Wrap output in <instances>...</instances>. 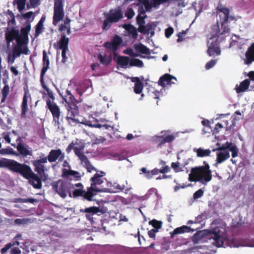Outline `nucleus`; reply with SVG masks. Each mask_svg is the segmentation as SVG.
Here are the masks:
<instances>
[{
	"instance_id": "obj_1",
	"label": "nucleus",
	"mask_w": 254,
	"mask_h": 254,
	"mask_svg": "<svg viewBox=\"0 0 254 254\" xmlns=\"http://www.w3.org/2000/svg\"><path fill=\"white\" fill-rule=\"evenodd\" d=\"M0 167L7 168L14 172L19 173L24 178L28 179L29 183L34 188L40 189L41 187V182L39 178L33 173L29 166L25 164H20L13 160L1 158Z\"/></svg>"
},
{
	"instance_id": "obj_2",
	"label": "nucleus",
	"mask_w": 254,
	"mask_h": 254,
	"mask_svg": "<svg viewBox=\"0 0 254 254\" xmlns=\"http://www.w3.org/2000/svg\"><path fill=\"white\" fill-rule=\"evenodd\" d=\"M227 26L228 27V31H224V29L222 28L221 26V29L219 28L218 22H217L216 24H214L211 27V31L210 32V37L207 42V53L209 56H213L214 55H219L221 54V49L219 47V42H218V38L220 35L229 33L230 30V26L228 22H227Z\"/></svg>"
},
{
	"instance_id": "obj_3",
	"label": "nucleus",
	"mask_w": 254,
	"mask_h": 254,
	"mask_svg": "<svg viewBox=\"0 0 254 254\" xmlns=\"http://www.w3.org/2000/svg\"><path fill=\"white\" fill-rule=\"evenodd\" d=\"M28 34V32L22 28L20 34H19L17 44L14 46L12 52L9 51L7 53V61L9 64H13L15 59L19 57L21 54L29 55L30 54L27 47Z\"/></svg>"
},
{
	"instance_id": "obj_4",
	"label": "nucleus",
	"mask_w": 254,
	"mask_h": 254,
	"mask_svg": "<svg viewBox=\"0 0 254 254\" xmlns=\"http://www.w3.org/2000/svg\"><path fill=\"white\" fill-rule=\"evenodd\" d=\"M204 166L195 167L191 168L190 173L189 175V180L190 182H200L204 183L210 182L212 179L211 171L209 164L204 161Z\"/></svg>"
},
{
	"instance_id": "obj_5",
	"label": "nucleus",
	"mask_w": 254,
	"mask_h": 254,
	"mask_svg": "<svg viewBox=\"0 0 254 254\" xmlns=\"http://www.w3.org/2000/svg\"><path fill=\"white\" fill-rule=\"evenodd\" d=\"M64 100L67 103V117L66 118L68 123L71 126H75L80 123L76 117L78 115V108L75 104L76 100L73 95L68 90L66 91Z\"/></svg>"
},
{
	"instance_id": "obj_6",
	"label": "nucleus",
	"mask_w": 254,
	"mask_h": 254,
	"mask_svg": "<svg viewBox=\"0 0 254 254\" xmlns=\"http://www.w3.org/2000/svg\"><path fill=\"white\" fill-rule=\"evenodd\" d=\"M207 237L210 243L218 248L224 247V243L228 241L227 235L225 230L218 227L211 230Z\"/></svg>"
},
{
	"instance_id": "obj_7",
	"label": "nucleus",
	"mask_w": 254,
	"mask_h": 254,
	"mask_svg": "<svg viewBox=\"0 0 254 254\" xmlns=\"http://www.w3.org/2000/svg\"><path fill=\"white\" fill-rule=\"evenodd\" d=\"M91 182L90 187H88V192L87 193V196L88 198L93 197L97 194L98 192L106 191L108 192V189L104 188L100 189L97 188V186H100L104 183V179L103 175H100L98 173H96L94 176L91 178Z\"/></svg>"
},
{
	"instance_id": "obj_8",
	"label": "nucleus",
	"mask_w": 254,
	"mask_h": 254,
	"mask_svg": "<svg viewBox=\"0 0 254 254\" xmlns=\"http://www.w3.org/2000/svg\"><path fill=\"white\" fill-rule=\"evenodd\" d=\"M52 186L53 190L62 197L65 198L68 194L71 196L70 190L73 186L69 180H59L54 182Z\"/></svg>"
},
{
	"instance_id": "obj_9",
	"label": "nucleus",
	"mask_w": 254,
	"mask_h": 254,
	"mask_svg": "<svg viewBox=\"0 0 254 254\" xmlns=\"http://www.w3.org/2000/svg\"><path fill=\"white\" fill-rule=\"evenodd\" d=\"M216 10L217 13L219 16V22L222 28L225 29L224 31H228V28L227 26V22H228L229 20L232 21L235 20V17L229 15V9L224 7L220 1L218 3Z\"/></svg>"
},
{
	"instance_id": "obj_10",
	"label": "nucleus",
	"mask_w": 254,
	"mask_h": 254,
	"mask_svg": "<svg viewBox=\"0 0 254 254\" xmlns=\"http://www.w3.org/2000/svg\"><path fill=\"white\" fill-rule=\"evenodd\" d=\"M47 54L45 51H43V67L42 69L40 82L41 86L45 90L44 91H41L40 92L43 94L42 98L43 100L46 102L47 106H48V96L46 92H48V87L46 84L47 81L46 79L44 78V76L48 69V59H46Z\"/></svg>"
},
{
	"instance_id": "obj_11",
	"label": "nucleus",
	"mask_w": 254,
	"mask_h": 254,
	"mask_svg": "<svg viewBox=\"0 0 254 254\" xmlns=\"http://www.w3.org/2000/svg\"><path fill=\"white\" fill-rule=\"evenodd\" d=\"M64 0H54V11L53 23L55 25H56L64 17Z\"/></svg>"
},
{
	"instance_id": "obj_12",
	"label": "nucleus",
	"mask_w": 254,
	"mask_h": 254,
	"mask_svg": "<svg viewBox=\"0 0 254 254\" xmlns=\"http://www.w3.org/2000/svg\"><path fill=\"white\" fill-rule=\"evenodd\" d=\"M59 30L61 32V37L58 43L59 48L60 49H68L69 39L66 37V33L68 35L71 33L70 28L62 24Z\"/></svg>"
},
{
	"instance_id": "obj_13",
	"label": "nucleus",
	"mask_w": 254,
	"mask_h": 254,
	"mask_svg": "<svg viewBox=\"0 0 254 254\" xmlns=\"http://www.w3.org/2000/svg\"><path fill=\"white\" fill-rule=\"evenodd\" d=\"M73 189L74 187L77 188V189H75L72 191V195L73 197H81L82 199L86 200L89 201H92L93 199H91V198H88L87 195V193L88 192V188H87V190H85L84 189V186L82 184L80 183H76L74 184H72Z\"/></svg>"
},
{
	"instance_id": "obj_14",
	"label": "nucleus",
	"mask_w": 254,
	"mask_h": 254,
	"mask_svg": "<svg viewBox=\"0 0 254 254\" xmlns=\"http://www.w3.org/2000/svg\"><path fill=\"white\" fill-rule=\"evenodd\" d=\"M104 15L107 16L108 20L113 23H117L124 17L123 12L120 7L110 9L109 12H104Z\"/></svg>"
},
{
	"instance_id": "obj_15",
	"label": "nucleus",
	"mask_w": 254,
	"mask_h": 254,
	"mask_svg": "<svg viewBox=\"0 0 254 254\" xmlns=\"http://www.w3.org/2000/svg\"><path fill=\"white\" fill-rule=\"evenodd\" d=\"M122 42V38L120 36L116 35L111 42H106L103 46L106 49L112 50L114 55H116L117 51L119 49Z\"/></svg>"
},
{
	"instance_id": "obj_16",
	"label": "nucleus",
	"mask_w": 254,
	"mask_h": 254,
	"mask_svg": "<svg viewBox=\"0 0 254 254\" xmlns=\"http://www.w3.org/2000/svg\"><path fill=\"white\" fill-rule=\"evenodd\" d=\"M47 161V158L44 154H41L40 158L32 161L33 165L35 166V171H36L40 176L42 177L44 176L45 167L44 164Z\"/></svg>"
},
{
	"instance_id": "obj_17",
	"label": "nucleus",
	"mask_w": 254,
	"mask_h": 254,
	"mask_svg": "<svg viewBox=\"0 0 254 254\" xmlns=\"http://www.w3.org/2000/svg\"><path fill=\"white\" fill-rule=\"evenodd\" d=\"M80 212L85 214L86 219L91 222H93V216L99 213H103L102 210L99 207L90 206L85 209H81Z\"/></svg>"
},
{
	"instance_id": "obj_18",
	"label": "nucleus",
	"mask_w": 254,
	"mask_h": 254,
	"mask_svg": "<svg viewBox=\"0 0 254 254\" xmlns=\"http://www.w3.org/2000/svg\"><path fill=\"white\" fill-rule=\"evenodd\" d=\"M169 132V130H162L161 131V134L162 135L157 137L158 147H161L166 143H171L174 141L175 138V135L174 134L166 135Z\"/></svg>"
},
{
	"instance_id": "obj_19",
	"label": "nucleus",
	"mask_w": 254,
	"mask_h": 254,
	"mask_svg": "<svg viewBox=\"0 0 254 254\" xmlns=\"http://www.w3.org/2000/svg\"><path fill=\"white\" fill-rule=\"evenodd\" d=\"M49 110L52 114L53 122H55V125H59L61 115L59 107L55 103H52L49 100Z\"/></svg>"
},
{
	"instance_id": "obj_20",
	"label": "nucleus",
	"mask_w": 254,
	"mask_h": 254,
	"mask_svg": "<svg viewBox=\"0 0 254 254\" xmlns=\"http://www.w3.org/2000/svg\"><path fill=\"white\" fill-rule=\"evenodd\" d=\"M20 243L15 241L13 243H9L5 245V246L1 250V254H4L7 252L10 248V253L11 254H20L21 251L18 248L14 247L15 246H19Z\"/></svg>"
},
{
	"instance_id": "obj_21",
	"label": "nucleus",
	"mask_w": 254,
	"mask_h": 254,
	"mask_svg": "<svg viewBox=\"0 0 254 254\" xmlns=\"http://www.w3.org/2000/svg\"><path fill=\"white\" fill-rule=\"evenodd\" d=\"M173 79L175 81L177 80V78L175 76L170 74L166 73L160 77L158 84L162 87H165L166 85L175 84V82L172 81Z\"/></svg>"
},
{
	"instance_id": "obj_22",
	"label": "nucleus",
	"mask_w": 254,
	"mask_h": 254,
	"mask_svg": "<svg viewBox=\"0 0 254 254\" xmlns=\"http://www.w3.org/2000/svg\"><path fill=\"white\" fill-rule=\"evenodd\" d=\"M16 148L19 153V154L23 157H26L28 155H32V149L27 144L22 143H18Z\"/></svg>"
},
{
	"instance_id": "obj_23",
	"label": "nucleus",
	"mask_w": 254,
	"mask_h": 254,
	"mask_svg": "<svg viewBox=\"0 0 254 254\" xmlns=\"http://www.w3.org/2000/svg\"><path fill=\"white\" fill-rule=\"evenodd\" d=\"M64 157V155L62 153L61 149L52 150L49 154V162L56 161L58 158L59 161H62Z\"/></svg>"
},
{
	"instance_id": "obj_24",
	"label": "nucleus",
	"mask_w": 254,
	"mask_h": 254,
	"mask_svg": "<svg viewBox=\"0 0 254 254\" xmlns=\"http://www.w3.org/2000/svg\"><path fill=\"white\" fill-rule=\"evenodd\" d=\"M62 176L64 178L69 179L70 181L72 180L71 178H69L70 176L73 177L75 181H78L81 179V175L78 172L71 170H68L66 169H63Z\"/></svg>"
},
{
	"instance_id": "obj_25",
	"label": "nucleus",
	"mask_w": 254,
	"mask_h": 254,
	"mask_svg": "<svg viewBox=\"0 0 254 254\" xmlns=\"http://www.w3.org/2000/svg\"><path fill=\"white\" fill-rule=\"evenodd\" d=\"M245 64L249 65L254 62V43H252L245 54Z\"/></svg>"
},
{
	"instance_id": "obj_26",
	"label": "nucleus",
	"mask_w": 254,
	"mask_h": 254,
	"mask_svg": "<svg viewBox=\"0 0 254 254\" xmlns=\"http://www.w3.org/2000/svg\"><path fill=\"white\" fill-rule=\"evenodd\" d=\"M19 32L17 30H12L5 34V39L7 44V47L10 46V43L14 40H16L17 43V39L19 37ZM17 44V43H16Z\"/></svg>"
},
{
	"instance_id": "obj_27",
	"label": "nucleus",
	"mask_w": 254,
	"mask_h": 254,
	"mask_svg": "<svg viewBox=\"0 0 254 254\" xmlns=\"http://www.w3.org/2000/svg\"><path fill=\"white\" fill-rule=\"evenodd\" d=\"M31 100V96L28 91H25L24 95L21 104V116L24 117L26 113L28 112V108L27 103L28 100Z\"/></svg>"
},
{
	"instance_id": "obj_28",
	"label": "nucleus",
	"mask_w": 254,
	"mask_h": 254,
	"mask_svg": "<svg viewBox=\"0 0 254 254\" xmlns=\"http://www.w3.org/2000/svg\"><path fill=\"white\" fill-rule=\"evenodd\" d=\"M170 170V168L167 165H165V166L163 167L161 169H158L156 168H154L151 171H150L149 173H148V179H151V178H152L153 176L157 175L160 173L162 174H164L169 172Z\"/></svg>"
},
{
	"instance_id": "obj_29",
	"label": "nucleus",
	"mask_w": 254,
	"mask_h": 254,
	"mask_svg": "<svg viewBox=\"0 0 254 254\" xmlns=\"http://www.w3.org/2000/svg\"><path fill=\"white\" fill-rule=\"evenodd\" d=\"M230 157V154L228 151L224 152H219L217 154L216 162L214 166H217L218 164L222 163Z\"/></svg>"
},
{
	"instance_id": "obj_30",
	"label": "nucleus",
	"mask_w": 254,
	"mask_h": 254,
	"mask_svg": "<svg viewBox=\"0 0 254 254\" xmlns=\"http://www.w3.org/2000/svg\"><path fill=\"white\" fill-rule=\"evenodd\" d=\"M134 48L137 52L140 54L145 55H149L150 54L149 48L141 43L134 44Z\"/></svg>"
},
{
	"instance_id": "obj_31",
	"label": "nucleus",
	"mask_w": 254,
	"mask_h": 254,
	"mask_svg": "<svg viewBox=\"0 0 254 254\" xmlns=\"http://www.w3.org/2000/svg\"><path fill=\"white\" fill-rule=\"evenodd\" d=\"M130 59L128 57L120 56L117 60V64L121 67L126 68L129 64Z\"/></svg>"
},
{
	"instance_id": "obj_32",
	"label": "nucleus",
	"mask_w": 254,
	"mask_h": 254,
	"mask_svg": "<svg viewBox=\"0 0 254 254\" xmlns=\"http://www.w3.org/2000/svg\"><path fill=\"white\" fill-rule=\"evenodd\" d=\"M250 83V80L248 79H245L240 84L238 87H236V90L237 93H240L244 92L249 87Z\"/></svg>"
},
{
	"instance_id": "obj_33",
	"label": "nucleus",
	"mask_w": 254,
	"mask_h": 254,
	"mask_svg": "<svg viewBox=\"0 0 254 254\" xmlns=\"http://www.w3.org/2000/svg\"><path fill=\"white\" fill-rule=\"evenodd\" d=\"M190 229V227L187 226H183L180 227H178L174 229V230L170 233L171 237H173L175 235H178L183 234L186 232H189Z\"/></svg>"
},
{
	"instance_id": "obj_34",
	"label": "nucleus",
	"mask_w": 254,
	"mask_h": 254,
	"mask_svg": "<svg viewBox=\"0 0 254 254\" xmlns=\"http://www.w3.org/2000/svg\"><path fill=\"white\" fill-rule=\"evenodd\" d=\"M46 20V16L43 15L37 25L36 26V32H35V36L36 37H37L40 34H41L42 32V30L43 29V23Z\"/></svg>"
},
{
	"instance_id": "obj_35",
	"label": "nucleus",
	"mask_w": 254,
	"mask_h": 254,
	"mask_svg": "<svg viewBox=\"0 0 254 254\" xmlns=\"http://www.w3.org/2000/svg\"><path fill=\"white\" fill-rule=\"evenodd\" d=\"M194 151L196 152L197 156L198 157H203L206 156H209L211 153V150L209 149H203L199 148L198 149H194Z\"/></svg>"
},
{
	"instance_id": "obj_36",
	"label": "nucleus",
	"mask_w": 254,
	"mask_h": 254,
	"mask_svg": "<svg viewBox=\"0 0 254 254\" xmlns=\"http://www.w3.org/2000/svg\"><path fill=\"white\" fill-rule=\"evenodd\" d=\"M98 58L100 60V63L105 66H108L112 61L111 57H108L106 55L103 56L101 54H99L98 56Z\"/></svg>"
},
{
	"instance_id": "obj_37",
	"label": "nucleus",
	"mask_w": 254,
	"mask_h": 254,
	"mask_svg": "<svg viewBox=\"0 0 254 254\" xmlns=\"http://www.w3.org/2000/svg\"><path fill=\"white\" fill-rule=\"evenodd\" d=\"M125 28L128 31L129 35H131L133 39L137 38L138 33L136 28L134 26L129 24Z\"/></svg>"
},
{
	"instance_id": "obj_38",
	"label": "nucleus",
	"mask_w": 254,
	"mask_h": 254,
	"mask_svg": "<svg viewBox=\"0 0 254 254\" xmlns=\"http://www.w3.org/2000/svg\"><path fill=\"white\" fill-rule=\"evenodd\" d=\"M75 154L79 157L81 162L87 160V157L82 152L81 149L78 147H74L73 148Z\"/></svg>"
},
{
	"instance_id": "obj_39",
	"label": "nucleus",
	"mask_w": 254,
	"mask_h": 254,
	"mask_svg": "<svg viewBox=\"0 0 254 254\" xmlns=\"http://www.w3.org/2000/svg\"><path fill=\"white\" fill-rule=\"evenodd\" d=\"M0 153L2 155L12 154L15 156H19V154L15 151L12 148L8 147L6 149H2L0 150Z\"/></svg>"
},
{
	"instance_id": "obj_40",
	"label": "nucleus",
	"mask_w": 254,
	"mask_h": 254,
	"mask_svg": "<svg viewBox=\"0 0 254 254\" xmlns=\"http://www.w3.org/2000/svg\"><path fill=\"white\" fill-rule=\"evenodd\" d=\"M129 65L130 66L142 67L143 66V63L142 61L138 59H132L130 61Z\"/></svg>"
},
{
	"instance_id": "obj_41",
	"label": "nucleus",
	"mask_w": 254,
	"mask_h": 254,
	"mask_svg": "<svg viewBox=\"0 0 254 254\" xmlns=\"http://www.w3.org/2000/svg\"><path fill=\"white\" fill-rule=\"evenodd\" d=\"M22 244V245L20 246V248L25 250L26 253H29L30 251H34V249L31 246V243L29 241Z\"/></svg>"
},
{
	"instance_id": "obj_42",
	"label": "nucleus",
	"mask_w": 254,
	"mask_h": 254,
	"mask_svg": "<svg viewBox=\"0 0 254 254\" xmlns=\"http://www.w3.org/2000/svg\"><path fill=\"white\" fill-rule=\"evenodd\" d=\"M143 88V84L142 82L139 83H135L134 86L133 87V91L135 93L139 94L142 92Z\"/></svg>"
},
{
	"instance_id": "obj_43",
	"label": "nucleus",
	"mask_w": 254,
	"mask_h": 254,
	"mask_svg": "<svg viewBox=\"0 0 254 254\" xmlns=\"http://www.w3.org/2000/svg\"><path fill=\"white\" fill-rule=\"evenodd\" d=\"M149 224L151 225L154 228V229L157 230L158 231V229H160L162 227V222L155 219H153L149 222Z\"/></svg>"
},
{
	"instance_id": "obj_44",
	"label": "nucleus",
	"mask_w": 254,
	"mask_h": 254,
	"mask_svg": "<svg viewBox=\"0 0 254 254\" xmlns=\"http://www.w3.org/2000/svg\"><path fill=\"white\" fill-rule=\"evenodd\" d=\"M26 0H14V4L15 3L17 5V8L20 12L22 11L25 8Z\"/></svg>"
},
{
	"instance_id": "obj_45",
	"label": "nucleus",
	"mask_w": 254,
	"mask_h": 254,
	"mask_svg": "<svg viewBox=\"0 0 254 254\" xmlns=\"http://www.w3.org/2000/svg\"><path fill=\"white\" fill-rule=\"evenodd\" d=\"M9 87L8 85H5L2 90V98L1 99V102H4L9 93Z\"/></svg>"
},
{
	"instance_id": "obj_46",
	"label": "nucleus",
	"mask_w": 254,
	"mask_h": 254,
	"mask_svg": "<svg viewBox=\"0 0 254 254\" xmlns=\"http://www.w3.org/2000/svg\"><path fill=\"white\" fill-rule=\"evenodd\" d=\"M105 17V19L104 20L103 22V25L102 26V29L104 30H108L109 29L110 27L111 26V24L113 23V22H110L108 20L107 16H104Z\"/></svg>"
},
{
	"instance_id": "obj_47",
	"label": "nucleus",
	"mask_w": 254,
	"mask_h": 254,
	"mask_svg": "<svg viewBox=\"0 0 254 254\" xmlns=\"http://www.w3.org/2000/svg\"><path fill=\"white\" fill-rule=\"evenodd\" d=\"M82 163H84L86 166V169L87 170V171L89 172H91V170H95L96 171V169L95 167H94L92 164L90 163L88 158H87L86 161H83L82 162Z\"/></svg>"
},
{
	"instance_id": "obj_48",
	"label": "nucleus",
	"mask_w": 254,
	"mask_h": 254,
	"mask_svg": "<svg viewBox=\"0 0 254 254\" xmlns=\"http://www.w3.org/2000/svg\"><path fill=\"white\" fill-rule=\"evenodd\" d=\"M112 156L117 158L118 160H125L127 158V156L126 155H125L124 154H120L118 152L114 153Z\"/></svg>"
},
{
	"instance_id": "obj_49",
	"label": "nucleus",
	"mask_w": 254,
	"mask_h": 254,
	"mask_svg": "<svg viewBox=\"0 0 254 254\" xmlns=\"http://www.w3.org/2000/svg\"><path fill=\"white\" fill-rule=\"evenodd\" d=\"M30 220L26 218H18L14 220V223L17 225H24L28 223Z\"/></svg>"
},
{
	"instance_id": "obj_50",
	"label": "nucleus",
	"mask_w": 254,
	"mask_h": 254,
	"mask_svg": "<svg viewBox=\"0 0 254 254\" xmlns=\"http://www.w3.org/2000/svg\"><path fill=\"white\" fill-rule=\"evenodd\" d=\"M124 53L127 54V55H128L129 56H130V57H137L138 56V54H135L133 50L130 48H127L125 51H124Z\"/></svg>"
},
{
	"instance_id": "obj_51",
	"label": "nucleus",
	"mask_w": 254,
	"mask_h": 254,
	"mask_svg": "<svg viewBox=\"0 0 254 254\" xmlns=\"http://www.w3.org/2000/svg\"><path fill=\"white\" fill-rule=\"evenodd\" d=\"M125 15L128 19H131L134 15V11L132 8H129L125 13Z\"/></svg>"
},
{
	"instance_id": "obj_52",
	"label": "nucleus",
	"mask_w": 254,
	"mask_h": 254,
	"mask_svg": "<svg viewBox=\"0 0 254 254\" xmlns=\"http://www.w3.org/2000/svg\"><path fill=\"white\" fill-rule=\"evenodd\" d=\"M203 194V191L201 189H199L194 193L193 197L194 199H198L201 197Z\"/></svg>"
},
{
	"instance_id": "obj_53",
	"label": "nucleus",
	"mask_w": 254,
	"mask_h": 254,
	"mask_svg": "<svg viewBox=\"0 0 254 254\" xmlns=\"http://www.w3.org/2000/svg\"><path fill=\"white\" fill-rule=\"evenodd\" d=\"M232 152V157L235 158L238 156V149L236 145H233L230 150Z\"/></svg>"
},
{
	"instance_id": "obj_54",
	"label": "nucleus",
	"mask_w": 254,
	"mask_h": 254,
	"mask_svg": "<svg viewBox=\"0 0 254 254\" xmlns=\"http://www.w3.org/2000/svg\"><path fill=\"white\" fill-rule=\"evenodd\" d=\"M216 63V61L215 60H211L209 62L206 63L205 67L206 69H209L213 67Z\"/></svg>"
},
{
	"instance_id": "obj_55",
	"label": "nucleus",
	"mask_w": 254,
	"mask_h": 254,
	"mask_svg": "<svg viewBox=\"0 0 254 254\" xmlns=\"http://www.w3.org/2000/svg\"><path fill=\"white\" fill-rule=\"evenodd\" d=\"M40 0H30L31 6L29 5V4L27 5V7L28 9L30 8L31 7H35L37 5H38L39 3Z\"/></svg>"
},
{
	"instance_id": "obj_56",
	"label": "nucleus",
	"mask_w": 254,
	"mask_h": 254,
	"mask_svg": "<svg viewBox=\"0 0 254 254\" xmlns=\"http://www.w3.org/2000/svg\"><path fill=\"white\" fill-rule=\"evenodd\" d=\"M174 29L172 27H170L165 30V34L166 38H168L173 34Z\"/></svg>"
},
{
	"instance_id": "obj_57",
	"label": "nucleus",
	"mask_w": 254,
	"mask_h": 254,
	"mask_svg": "<svg viewBox=\"0 0 254 254\" xmlns=\"http://www.w3.org/2000/svg\"><path fill=\"white\" fill-rule=\"evenodd\" d=\"M62 62L63 63H65L67 59V57L66 56V52L68 49H62Z\"/></svg>"
},
{
	"instance_id": "obj_58",
	"label": "nucleus",
	"mask_w": 254,
	"mask_h": 254,
	"mask_svg": "<svg viewBox=\"0 0 254 254\" xmlns=\"http://www.w3.org/2000/svg\"><path fill=\"white\" fill-rule=\"evenodd\" d=\"M158 232L157 230L151 229L148 232V235L150 238L155 239L156 236V233Z\"/></svg>"
},
{
	"instance_id": "obj_59",
	"label": "nucleus",
	"mask_w": 254,
	"mask_h": 254,
	"mask_svg": "<svg viewBox=\"0 0 254 254\" xmlns=\"http://www.w3.org/2000/svg\"><path fill=\"white\" fill-rule=\"evenodd\" d=\"M138 31L141 33H145L148 32V30H146V28L144 26V24H140L139 25Z\"/></svg>"
},
{
	"instance_id": "obj_60",
	"label": "nucleus",
	"mask_w": 254,
	"mask_h": 254,
	"mask_svg": "<svg viewBox=\"0 0 254 254\" xmlns=\"http://www.w3.org/2000/svg\"><path fill=\"white\" fill-rule=\"evenodd\" d=\"M144 19V17L138 15L136 17V21L139 25L144 24L145 22Z\"/></svg>"
},
{
	"instance_id": "obj_61",
	"label": "nucleus",
	"mask_w": 254,
	"mask_h": 254,
	"mask_svg": "<svg viewBox=\"0 0 254 254\" xmlns=\"http://www.w3.org/2000/svg\"><path fill=\"white\" fill-rule=\"evenodd\" d=\"M223 125L220 123H217L215 125V127L214 129V131L216 133H218L220 131V129L223 128Z\"/></svg>"
},
{
	"instance_id": "obj_62",
	"label": "nucleus",
	"mask_w": 254,
	"mask_h": 254,
	"mask_svg": "<svg viewBox=\"0 0 254 254\" xmlns=\"http://www.w3.org/2000/svg\"><path fill=\"white\" fill-rule=\"evenodd\" d=\"M171 167L175 171V172L178 171V168L179 167V163L178 162H172L171 163Z\"/></svg>"
},
{
	"instance_id": "obj_63",
	"label": "nucleus",
	"mask_w": 254,
	"mask_h": 254,
	"mask_svg": "<svg viewBox=\"0 0 254 254\" xmlns=\"http://www.w3.org/2000/svg\"><path fill=\"white\" fill-rule=\"evenodd\" d=\"M186 34V32L184 31H183L181 33H179L178 34V39L177 40V42L179 43V42H180L182 41H183V36L184 35H185Z\"/></svg>"
},
{
	"instance_id": "obj_64",
	"label": "nucleus",
	"mask_w": 254,
	"mask_h": 254,
	"mask_svg": "<svg viewBox=\"0 0 254 254\" xmlns=\"http://www.w3.org/2000/svg\"><path fill=\"white\" fill-rule=\"evenodd\" d=\"M74 143L72 142H71L68 145V146L67 147L66 149V151L67 153H69L72 149H73V148H74Z\"/></svg>"
}]
</instances>
